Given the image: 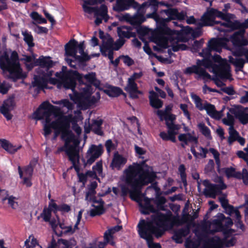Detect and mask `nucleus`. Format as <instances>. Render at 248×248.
<instances>
[{"mask_svg":"<svg viewBox=\"0 0 248 248\" xmlns=\"http://www.w3.org/2000/svg\"><path fill=\"white\" fill-rule=\"evenodd\" d=\"M37 64L40 67L37 71L38 75L34 76V80L32 84L33 87H37L39 89L46 88L47 83L53 84L59 83L60 86L66 89L74 90L76 87V81L73 77L77 75L76 71H66V67L62 66V71L55 74L56 78H52L53 71L50 68L53 65V61L49 57H42L37 61Z\"/></svg>","mask_w":248,"mask_h":248,"instance_id":"nucleus-1","label":"nucleus"},{"mask_svg":"<svg viewBox=\"0 0 248 248\" xmlns=\"http://www.w3.org/2000/svg\"><path fill=\"white\" fill-rule=\"evenodd\" d=\"M72 119V115L67 116L60 115L51 123L52 128L55 130L53 140H55L60 133L62 139L65 141L64 145L58 149V152L65 151L72 162L75 170L79 171V168L76 166L78 161L79 142L70 130V123Z\"/></svg>","mask_w":248,"mask_h":248,"instance_id":"nucleus-2","label":"nucleus"},{"mask_svg":"<svg viewBox=\"0 0 248 248\" xmlns=\"http://www.w3.org/2000/svg\"><path fill=\"white\" fill-rule=\"evenodd\" d=\"M188 214L184 215L182 218L173 215L168 210L166 214L156 211L151 216V219L145 221L142 219L138 225V232H145L154 234L156 238L161 237L167 229H170L175 225H182L186 222Z\"/></svg>","mask_w":248,"mask_h":248,"instance_id":"nucleus-3","label":"nucleus"},{"mask_svg":"<svg viewBox=\"0 0 248 248\" xmlns=\"http://www.w3.org/2000/svg\"><path fill=\"white\" fill-rule=\"evenodd\" d=\"M52 102L59 106H55L48 102H44L33 113L35 119L45 120L44 134L46 138L51 133L52 119L72 111L74 107V104L66 99Z\"/></svg>","mask_w":248,"mask_h":248,"instance_id":"nucleus-4","label":"nucleus"},{"mask_svg":"<svg viewBox=\"0 0 248 248\" xmlns=\"http://www.w3.org/2000/svg\"><path fill=\"white\" fill-rule=\"evenodd\" d=\"M125 174L127 176L125 178V183L128 182L131 186L132 194H137L144 186L153 183L156 177L154 171H150L149 169H144L139 164L130 165L125 170Z\"/></svg>","mask_w":248,"mask_h":248,"instance_id":"nucleus-5","label":"nucleus"},{"mask_svg":"<svg viewBox=\"0 0 248 248\" xmlns=\"http://www.w3.org/2000/svg\"><path fill=\"white\" fill-rule=\"evenodd\" d=\"M0 67L5 72L6 76L9 79L16 81L18 79L24 78L26 77L22 73L20 68L17 53L14 51L10 57L6 53L0 57Z\"/></svg>","mask_w":248,"mask_h":248,"instance_id":"nucleus-6","label":"nucleus"},{"mask_svg":"<svg viewBox=\"0 0 248 248\" xmlns=\"http://www.w3.org/2000/svg\"><path fill=\"white\" fill-rule=\"evenodd\" d=\"M84 43L78 42L75 40H70L65 46V58L67 63L71 67L77 68V64L89 60L90 57L84 52Z\"/></svg>","mask_w":248,"mask_h":248,"instance_id":"nucleus-7","label":"nucleus"},{"mask_svg":"<svg viewBox=\"0 0 248 248\" xmlns=\"http://www.w3.org/2000/svg\"><path fill=\"white\" fill-rule=\"evenodd\" d=\"M117 34L119 37L116 42L114 43L112 38L108 36L103 38L102 45L100 46L102 54L108 56L111 62L115 66H117L119 62V58L113 59V51L118 50L124 44V26H122L117 28Z\"/></svg>","mask_w":248,"mask_h":248,"instance_id":"nucleus-8","label":"nucleus"},{"mask_svg":"<svg viewBox=\"0 0 248 248\" xmlns=\"http://www.w3.org/2000/svg\"><path fill=\"white\" fill-rule=\"evenodd\" d=\"M77 86L72 90V94L69 96L71 100L78 106H81L87 101H90L92 104L97 102L100 98L99 92H97L94 95L91 96L92 93V89L90 85L82 84L78 91Z\"/></svg>","mask_w":248,"mask_h":248,"instance_id":"nucleus-9","label":"nucleus"},{"mask_svg":"<svg viewBox=\"0 0 248 248\" xmlns=\"http://www.w3.org/2000/svg\"><path fill=\"white\" fill-rule=\"evenodd\" d=\"M97 186L96 182H93L87 187L85 193V200L87 202H92V206L93 207L90 211V215L91 217L100 215L104 213V202L100 199H97L95 197V189Z\"/></svg>","mask_w":248,"mask_h":248,"instance_id":"nucleus-10","label":"nucleus"},{"mask_svg":"<svg viewBox=\"0 0 248 248\" xmlns=\"http://www.w3.org/2000/svg\"><path fill=\"white\" fill-rule=\"evenodd\" d=\"M141 189H140V191L137 194H132V192H130V197L132 200L138 203L140 211L142 214L148 215L151 213L154 214L156 211V210L151 203V200L150 199L147 197H143Z\"/></svg>","mask_w":248,"mask_h":248,"instance_id":"nucleus-11","label":"nucleus"},{"mask_svg":"<svg viewBox=\"0 0 248 248\" xmlns=\"http://www.w3.org/2000/svg\"><path fill=\"white\" fill-rule=\"evenodd\" d=\"M203 66L205 68L212 67L213 72L217 77L221 79H230L232 75L231 74L229 66L226 67L223 65L213 64L211 58H203Z\"/></svg>","mask_w":248,"mask_h":248,"instance_id":"nucleus-12","label":"nucleus"},{"mask_svg":"<svg viewBox=\"0 0 248 248\" xmlns=\"http://www.w3.org/2000/svg\"><path fill=\"white\" fill-rule=\"evenodd\" d=\"M217 17V9L207 7L200 18L199 26L203 27H212L219 24V22L216 20Z\"/></svg>","mask_w":248,"mask_h":248,"instance_id":"nucleus-13","label":"nucleus"},{"mask_svg":"<svg viewBox=\"0 0 248 248\" xmlns=\"http://www.w3.org/2000/svg\"><path fill=\"white\" fill-rule=\"evenodd\" d=\"M202 66H203V59L202 60L198 59L196 62V65L187 67L185 69L184 73L187 75L195 74L198 76L197 77H195L197 79L199 78H202L204 80L211 79V75L206 72L204 68H202Z\"/></svg>","mask_w":248,"mask_h":248,"instance_id":"nucleus-14","label":"nucleus"},{"mask_svg":"<svg viewBox=\"0 0 248 248\" xmlns=\"http://www.w3.org/2000/svg\"><path fill=\"white\" fill-rule=\"evenodd\" d=\"M203 184L206 186V188L204 189V195L206 197L213 199L216 198L217 195L221 194L222 190L227 188V185L222 180H220L218 184H214L210 183L208 180H205L203 181Z\"/></svg>","mask_w":248,"mask_h":248,"instance_id":"nucleus-15","label":"nucleus"},{"mask_svg":"<svg viewBox=\"0 0 248 248\" xmlns=\"http://www.w3.org/2000/svg\"><path fill=\"white\" fill-rule=\"evenodd\" d=\"M237 239L235 237H232L230 239L227 238L221 239L218 236L210 238L207 242L209 248H230L235 245Z\"/></svg>","mask_w":248,"mask_h":248,"instance_id":"nucleus-16","label":"nucleus"},{"mask_svg":"<svg viewBox=\"0 0 248 248\" xmlns=\"http://www.w3.org/2000/svg\"><path fill=\"white\" fill-rule=\"evenodd\" d=\"M103 153V148L102 144L92 145L87 151V161L85 163V165L92 164L97 158L101 155Z\"/></svg>","mask_w":248,"mask_h":248,"instance_id":"nucleus-17","label":"nucleus"},{"mask_svg":"<svg viewBox=\"0 0 248 248\" xmlns=\"http://www.w3.org/2000/svg\"><path fill=\"white\" fill-rule=\"evenodd\" d=\"M174 31L169 28L167 26L156 28L155 31V36L156 39L158 41H161L163 40L164 41V47L166 48L167 47V40L168 39L165 38L164 36L167 35L169 36V39L170 40H173V38L171 36L173 34Z\"/></svg>","mask_w":248,"mask_h":248,"instance_id":"nucleus-18","label":"nucleus"},{"mask_svg":"<svg viewBox=\"0 0 248 248\" xmlns=\"http://www.w3.org/2000/svg\"><path fill=\"white\" fill-rule=\"evenodd\" d=\"M145 11H141L139 9V12L131 17L127 13H125V21H128L132 25L140 26L143 22L146 20V17L144 15Z\"/></svg>","mask_w":248,"mask_h":248,"instance_id":"nucleus-19","label":"nucleus"},{"mask_svg":"<svg viewBox=\"0 0 248 248\" xmlns=\"http://www.w3.org/2000/svg\"><path fill=\"white\" fill-rule=\"evenodd\" d=\"M15 106L14 99L9 98L5 100L0 107V112L3 115L7 120H10L12 118V115L10 111L13 109Z\"/></svg>","mask_w":248,"mask_h":248,"instance_id":"nucleus-20","label":"nucleus"},{"mask_svg":"<svg viewBox=\"0 0 248 248\" xmlns=\"http://www.w3.org/2000/svg\"><path fill=\"white\" fill-rule=\"evenodd\" d=\"M126 91L129 94L130 98L137 99L139 98V94L142 93V92L138 90L137 84L133 79H128L126 86L125 87Z\"/></svg>","mask_w":248,"mask_h":248,"instance_id":"nucleus-21","label":"nucleus"},{"mask_svg":"<svg viewBox=\"0 0 248 248\" xmlns=\"http://www.w3.org/2000/svg\"><path fill=\"white\" fill-rule=\"evenodd\" d=\"M76 245V242L74 240L68 241L61 239H59L58 244L54 240H52L47 248H77Z\"/></svg>","mask_w":248,"mask_h":248,"instance_id":"nucleus-22","label":"nucleus"},{"mask_svg":"<svg viewBox=\"0 0 248 248\" xmlns=\"http://www.w3.org/2000/svg\"><path fill=\"white\" fill-rule=\"evenodd\" d=\"M172 20H183L186 16V14L184 11L179 12L176 8H168L162 11Z\"/></svg>","mask_w":248,"mask_h":248,"instance_id":"nucleus-23","label":"nucleus"},{"mask_svg":"<svg viewBox=\"0 0 248 248\" xmlns=\"http://www.w3.org/2000/svg\"><path fill=\"white\" fill-rule=\"evenodd\" d=\"M76 77L79 78L80 85L78 89L81 85L84 84L82 82L83 79H85L89 84L93 85L96 87H98L100 84L99 81L96 78L95 73L92 72L85 75H79L77 73Z\"/></svg>","mask_w":248,"mask_h":248,"instance_id":"nucleus-24","label":"nucleus"},{"mask_svg":"<svg viewBox=\"0 0 248 248\" xmlns=\"http://www.w3.org/2000/svg\"><path fill=\"white\" fill-rule=\"evenodd\" d=\"M122 225H116L113 227L108 228L104 233V241L106 243H109L111 245L114 244L113 242L114 235L120 230H122Z\"/></svg>","mask_w":248,"mask_h":248,"instance_id":"nucleus-25","label":"nucleus"},{"mask_svg":"<svg viewBox=\"0 0 248 248\" xmlns=\"http://www.w3.org/2000/svg\"><path fill=\"white\" fill-rule=\"evenodd\" d=\"M190 232L188 226L184 227L174 232L172 239L176 243L180 244L183 242L182 238L187 236Z\"/></svg>","mask_w":248,"mask_h":248,"instance_id":"nucleus-26","label":"nucleus"},{"mask_svg":"<svg viewBox=\"0 0 248 248\" xmlns=\"http://www.w3.org/2000/svg\"><path fill=\"white\" fill-rule=\"evenodd\" d=\"M178 140L181 141V146L185 148L186 145L188 144V142H194L197 144L198 142V138L196 137L191 135L190 133L180 134L178 136Z\"/></svg>","mask_w":248,"mask_h":248,"instance_id":"nucleus-27","label":"nucleus"},{"mask_svg":"<svg viewBox=\"0 0 248 248\" xmlns=\"http://www.w3.org/2000/svg\"><path fill=\"white\" fill-rule=\"evenodd\" d=\"M102 123L103 120L101 119L93 120L91 124L89 125V130L86 129V132L88 133L91 130L96 134L102 135L103 133L101 128Z\"/></svg>","mask_w":248,"mask_h":248,"instance_id":"nucleus-28","label":"nucleus"},{"mask_svg":"<svg viewBox=\"0 0 248 248\" xmlns=\"http://www.w3.org/2000/svg\"><path fill=\"white\" fill-rule=\"evenodd\" d=\"M124 157L120 155L118 152H115L113 158L110 164V167L113 170H120L123 166Z\"/></svg>","mask_w":248,"mask_h":248,"instance_id":"nucleus-29","label":"nucleus"},{"mask_svg":"<svg viewBox=\"0 0 248 248\" xmlns=\"http://www.w3.org/2000/svg\"><path fill=\"white\" fill-rule=\"evenodd\" d=\"M138 233L141 238L146 240L149 248H161V246L159 243H154L153 234L146 233L144 232Z\"/></svg>","mask_w":248,"mask_h":248,"instance_id":"nucleus-30","label":"nucleus"},{"mask_svg":"<svg viewBox=\"0 0 248 248\" xmlns=\"http://www.w3.org/2000/svg\"><path fill=\"white\" fill-rule=\"evenodd\" d=\"M246 109H248V108L243 109L233 110V112H232L235 117L238 119L239 122L243 124H246L248 123V113L246 112Z\"/></svg>","mask_w":248,"mask_h":248,"instance_id":"nucleus-31","label":"nucleus"},{"mask_svg":"<svg viewBox=\"0 0 248 248\" xmlns=\"http://www.w3.org/2000/svg\"><path fill=\"white\" fill-rule=\"evenodd\" d=\"M229 61L231 63L233 64L235 67V71H243L245 63L247 62L246 60H245L242 58H233L230 56L229 58Z\"/></svg>","mask_w":248,"mask_h":248,"instance_id":"nucleus-32","label":"nucleus"},{"mask_svg":"<svg viewBox=\"0 0 248 248\" xmlns=\"http://www.w3.org/2000/svg\"><path fill=\"white\" fill-rule=\"evenodd\" d=\"M3 149H4L7 153L9 154H14L18 149L21 148V146H14L9 141L6 140H2L1 143V146Z\"/></svg>","mask_w":248,"mask_h":248,"instance_id":"nucleus-33","label":"nucleus"},{"mask_svg":"<svg viewBox=\"0 0 248 248\" xmlns=\"http://www.w3.org/2000/svg\"><path fill=\"white\" fill-rule=\"evenodd\" d=\"M222 43L220 40L212 38L208 43V47L212 51L220 52L221 50Z\"/></svg>","mask_w":248,"mask_h":248,"instance_id":"nucleus-34","label":"nucleus"},{"mask_svg":"<svg viewBox=\"0 0 248 248\" xmlns=\"http://www.w3.org/2000/svg\"><path fill=\"white\" fill-rule=\"evenodd\" d=\"M83 210H80L78 213L77 216V220L76 221V224H75L74 227H72V226H66L65 228V231L64 233H68V234H73L74 233L75 231L78 229V225L79 224V222H80L81 219L82 218V215Z\"/></svg>","mask_w":248,"mask_h":248,"instance_id":"nucleus-35","label":"nucleus"},{"mask_svg":"<svg viewBox=\"0 0 248 248\" xmlns=\"http://www.w3.org/2000/svg\"><path fill=\"white\" fill-rule=\"evenodd\" d=\"M105 93L110 97H117L123 93V91L120 88L112 86H109L104 90Z\"/></svg>","mask_w":248,"mask_h":248,"instance_id":"nucleus-36","label":"nucleus"},{"mask_svg":"<svg viewBox=\"0 0 248 248\" xmlns=\"http://www.w3.org/2000/svg\"><path fill=\"white\" fill-rule=\"evenodd\" d=\"M153 201L154 203L156 206V210L159 211L166 210L164 204L166 202L167 200L165 197L157 195Z\"/></svg>","mask_w":248,"mask_h":248,"instance_id":"nucleus-37","label":"nucleus"},{"mask_svg":"<svg viewBox=\"0 0 248 248\" xmlns=\"http://www.w3.org/2000/svg\"><path fill=\"white\" fill-rule=\"evenodd\" d=\"M133 8L137 10V12H139V9H140L141 11H145L144 7L142 6V4L140 5L135 0H125V10H128L130 8Z\"/></svg>","mask_w":248,"mask_h":248,"instance_id":"nucleus-38","label":"nucleus"},{"mask_svg":"<svg viewBox=\"0 0 248 248\" xmlns=\"http://www.w3.org/2000/svg\"><path fill=\"white\" fill-rule=\"evenodd\" d=\"M157 114L161 120H163V119L165 120V123L169 122V121L170 122V123H173L176 120L175 115L170 113H167L166 112H163V110H158Z\"/></svg>","mask_w":248,"mask_h":248,"instance_id":"nucleus-39","label":"nucleus"},{"mask_svg":"<svg viewBox=\"0 0 248 248\" xmlns=\"http://www.w3.org/2000/svg\"><path fill=\"white\" fill-rule=\"evenodd\" d=\"M42 57H41V58ZM40 58H41V57H40L35 62V58L33 56H24L23 60L25 61L26 62V65L29 70L31 69L34 65H38L39 67L36 69V72L37 73V71L38 68L40 67V65L37 64V61Z\"/></svg>","mask_w":248,"mask_h":248,"instance_id":"nucleus-40","label":"nucleus"},{"mask_svg":"<svg viewBox=\"0 0 248 248\" xmlns=\"http://www.w3.org/2000/svg\"><path fill=\"white\" fill-rule=\"evenodd\" d=\"M229 137L228 139V142L229 145L236 141L240 136L239 133L235 130L233 126H230L229 128Z\"/></svg>","mask_w":248,"mask_h":248,"instance_id":"nucleus-41","label":"nucleus"},{"mask_svg":"<svg viewBox=\"0 0 248 248\" xmlns=\"http://www.w3.org/2000/svg\"><path fill=\"white\" fill-rule=\"evenodd\" d=\"M238 31L234 32L231 36V39L232 42L233 44L237 43L240 42V38L243 37L246 32L244 29L241 28H239Z\"/></svg>","mask_w":248,"mask_h":248,"instance_id":"nucleus-42","label":"nucleus"},{"mask_svg":"<svg viewBox=\"0 0 248 248\" xmlns=\"http://www.w3.org/2000/svg\"><path fill=\"white\" fill-rule=\"evenodd\" d=\"M18 172L20 177L22 178L23 177H31L33 172V168L31 165H28V166L24 168L23 171H22L20 166L18 168Z\"/></svg>","mask_w":248,"mask_h":248,"instance_id":"nucleus-43","label":"nucleus"},{"mask_svg":"<svg viewBox=\"0 0 248 248\" xmlns=\"http://www.w3.org/2000/svg\"><path fill=\"white\" fill-rule=\"evenodd\" d=\"M219 22V24H220L222 26H224L225 27L229 28L230 31H233L237 30L238 29V23L237 20L232 21H228L222 22L221 21H218Z\"/></svg>","mask_w":248,"mask_h":248,"instance_id":"nucleus-44","label":"nucleus"},{"mask_svg":"<svg viewBox=\"0 0 248 248\" xmlns=\"http://www.w3.org/2000/svg\"><path fill=\"white\" fill-rule=\"evenodd\" d=\"M92 170H94L95 174L98 177L102 178L105 176V174L103 172V165L102 161H98L95 165L93 166Z\"/></svg>","mask_w":248,"mask_h":248,"instance_id":"nucleus-45","label":"nucleus"},{"mask_svg":"<svg viewBox=\"0 0 248 248\" xmlns=\"http://www.w3.org/2000/svg\"><path fill=\"white\" fill-rule=\"evenodd\" d=\"M198 126L200 130V132L203 136H204L208 139H212L211 131L210 129L207 126H206L204 123H202L199 124Z\"/></svg>","mask_w":248,"mask_h":248,"instance_id":"nucleus-46","label":"nucleus"},{"mask_svg":"<svg viewBox=\"0 0 248 248\" xmlns=\"http://www.w3.org/2000/svg\"><path fill=\"white\" fill-rule=\"evenodd\" d=\"M22 34L23 36L24 40L28 44L29 47H33L34 46V44L33 43V37L31 32L25 31H22Z\"/></svg>","mask_w":248,"mask_h":248,"instance_id":"nucleus-47","label":"nucleus"},{"mask_svg":"<svg viewBox=\"0 0 248 248\" xmlns=\"http://www.w3.org/2000/svg\"><path fill=\"white\" fill-rule=\"evenodd\" d=\"M36 246H37L38 248H41V247L38 245L37 240L34 238L32 235H30L29 239L25 241V246H26V248H34Z\"/></svg>","mask_w":248,"mask_h":248,"instance_id":"nucleus-48","label":"nucleus"},{"mask_svg":"<svg viewBox=\"0 0 248 248\" xmlns=\"http://www.w3.org/2000/svg\"><path fill=\"white\" fill-rule=\"evenodd\" d=\"M186 167L184 164H181L178 168V171L180 173L181 181L183 184V185L186 186H187L186 181Z\"/></svg>","mask_w":248,"mask_h":248,"instance_id":"nucleus-49","label":"nucleus"},{"mask_svg":"<svg viewBox=\"0 0 248 248\" xmlns=\"http://www.w3.org/2000/svg\"><path fill=\"white\" fill-rule=\"evenodd\" d=\"M159 2L157 0H151L150 1H145L142 3V6L146 7H151L152 10H158Z\"/></svg>","mask_w":248,"mask_h":248,"instance_id":"nucleus-50","label":"nucleus"},{"mask_svg":"<svg viewBox=\"0 0 248 248\" xmlns=\"http://www.w3.org/2000/svg\"><path fill=\"white\" fill-rule=\"evenodd\" d=\"M112 190L116 196L124 197V184L122 182H119L117 187H113Z\"/></svg>","mask_w":248,"mask_h":248,"instance_id":"nucleus-51","label":"nucleus"},{"mask_svg":"<svg viewBox=\"0 0 248 248\" xmlns=\"http://www.w3.org/2000/svg\"><path fill=\"white\" fill-rule=\"evenodd\" d=\"M206 111L207 113L212 117L215 112L217 113V111L214 105L210 104L206 101L204 104V108Z\"/></svg>","mask_w":248,"mask_h":248,"instance_id":"nucleus-52","label":"nucleus"},{"mask_svg":"<svg viewBox=\"0 0 248 248\" xmlns=\"http://www.w3.org/2000/svg\"><path fill=\"white\" fill-rule=\"evenodd\" d=\"M192 97L194 101L196 107L200 110H203L204 108V105H203L202 99L196 94H194Z\"/></svg>","mask_w":248,"mask_h":248,"instance_id":"nucleus-53","label":"nucleus"},{"mask_svg":"<svg viewBox=\"0 0 248 248\" xmlns=\"http://www.w3.org/2000/svg\"><path fill=\"white\" fill-rule=\"evenodd\" d=\"M30 16L33 19L36 21L39 24L46 23L47 22L45 18L42 17V16L36 12H32Z\"/></svg>","mask_w":248,"mask_h":248,"instance_id":"nucleus-54","label":"nucleus"},{"mask_svg":"<svg viewBox=\"0 0 248 248\" xmlns=\"http://www.w3.org/2000/svg\"><path fill=\"white\" fill-rule=\"evenodd\" d=\"M233 55L236 57H241L245 56L246 62L248 63V49L245 48H240L236 50L234 53Z\"/></svg>","mask_w":248,"mask_h":248,"instance_id":"nucleus-55","label":"nucleus"},{"mask_svg":"<svg viewBox=\"0 0 248 248\" xmlns=\"http://www.w3.org/2000/svg\"><path fill=\"white\" fill-rule=\"evenodd\" d=\"M165 124L168 129V134L177 133L176 130L179 129L178 125L174 123L167 122Z\"/></svg>","mask_w":248,"mask_h":248,"instance_id":"nucleus-56","label":"nucleus"},{"mask_svg":"<svg viewBox=\"0 0 248 248\" xmlns=\"http://www.w3.org/2000/svg\"><path fill=\"white\" fill-rule=\"evenodd\" d=\"M10 88L9 84L5 81H1L0 80V93L5 94Z\"/></svg>","mask_w":248,"mask_h":248,"instance_id":"nucleus-57","label":"nucleus"},{"mask_svg":"<svg viewBox=\"0 0 248 248\" xmlns=\"http://www.w3.org/2000/svg\"><path fill=\"white\" fill-rule=\"evenodd\" d=\"M105 145L107 153L108 154H109L112 150L115 149L116 147V145L114 143H113L111 140H107L105 142Z\"/></svg>","mask_w":248,"mask_h":248,"instance_id":"nucleus-58","label":"nucleus"},{"mask_svg":"<svg viewBox=\"0 0 248 248\" xmlns=\"http://www.w3.org/2000/svg\"><path fill=\"white\" fill-rule=\"evenodd\" d=\"M150 104L154 108H160L162 107L163 103L161 100L158 98L156 99L150 100Z\"/></svg>","mask_w":248,"mask_h":248,"instance_id":"nucleus-59","label":"nucleus"},{"mask_svg":"<svg viewBox=\"0 0 248 248\" xmlns=\"http://www.w3.org/2000/svg\"><path fill=\"white\" fill-rule=\"evenodd\" d=\"M232 14L230 13H223L217 10V17L220 18L225 21H232L231 20Z\"/></svg>","mask_w":248,"mask_h":248,"instance_id":"nucleus-60","label":"nucleus"},{"mask_svg":"<svg viewBox=\"0 0 248 248\" xmlns=\"http://www.w3.org/2000/svg\"><path fill=\"white\" fill-rule=\"evenodd\" d=\"M41 217L45 221H49L51 217V211L50 209H44L43 213L41 214Z\"/></svg>","mask_w":248,"mask_h":248,"instance_id":"nucleus-61","label":"nucleus"},{"mask_svg":"<svg viewBox=\"0 0 248 248\" xmlns=\"http://www.w3.org/2000/svg\"><path fill=\"white\" fill-rule=\"evenodd\" d=\"M180 108L183 111L184 116L186 117L188 120H191L190 113L188 110V106L186 104H181Z\"/></svg>","mask_w":248,"mask_h":248,"instance_id":"nucleus-62","label":"nucleus"},{"mask_svg":"<svg viewBox=\"0 0 248 248\" xmlns=\"http://www.w3.org/2000/svg\"><path fill=\"white\" fill-rule=\"evenodd\" d=\"M227 119H224L223 120V123L227 125H229L230 126H233L234 124V118L229 113V112H228L227 114Z\"/></svg>","mask_w":248,"mask_h":248,"instance_id":"nucleus-63","label":"nucleus"},{"mask_svg":"<svg viewBox=\"0 0 248 248\" xmlns=\"http://www.w3.org/2000/svg\"><path fill=\"white\" fill-rule=\"evenodd\" d=\"M211 51L212 50L208 47L202 49V51L199 53V55L203 58H211Z\"/></svg>","mask_w":248,"mask_h":248,"instance_id":"nucleus-64","label":"nucleus"}]
</instances>
